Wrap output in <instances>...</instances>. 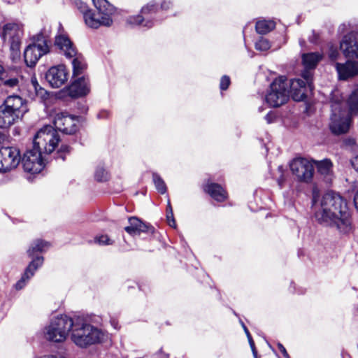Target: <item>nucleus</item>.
Wrapping results in <instances>:
<instances>
[{"instance_id":"nucleus-47","label":"nucleus","mask_w":358,"mask_h":358,"mask_svg":"<svg viewBox=\"0 0 358 358\" xmlns=\"http://www.w3.org/2000/svg\"><path fill=\"white\" fill-rule=\"evenodd\" d=\"M338 52L337 50H331V52L329 54V57L331 60H335L337 58Z\"/></svg>"},{"instance_id":"nucleus-20","label":"nucleus","mask_w":358,"mask_h":358,"mask_svg":"<svg viewBox=\"0 0 358 358\" xmlns=\"http://www.w3.org/2000/svg\"><path fill=\"white\" fill-rule=\"evenodd\" d=\"M306 86L312 90L313 78L311 79L310 86L304 78L303 80L300 78L291 80L288 83L289 96H292V99L296 101H303L306 98Z\"/></svg>"},{"instance_id":"nucleus-3","label":"nucleus","mask_w":358,"mask_h":358,"mask_svg":"<svg viewBox=\"0 0 358 358\" xmlns=\"http://www.w3.org/2000/svg\"><path fill=\"white\" fill-rule=\"evenodd\" d=\"M27 101L17 95L8 96L0 106V128H8L28 111Z\"/></svg>"},{"instance_id":"nucleus-28","label":"nucleus","mask_w":358,"mask_h":358,"mask_svg":"<svg viewBox=\"0 0 358 358\" xmlns=\"http://www.w3.org/2000/svg\"><path fill=\"white\" fill-rule=\"evenodd\" d=\"M49 247L50 243L48 242L42 240H36L31 245L27 250L28 255L31 257H34L36 252H44Z\"/></svg>"},{"instance_id":"nucleus-49","label":"nucleus","mask_w":358,"mask_h":358,"mask_svg":"<svg viewBox=\"0 0 358 358\" xmlns=\"http://www.w3.org/2000/svg\"><path fill=\"white\" fill-rule=\"evenodd\" d=\"M245 334H246V335L248 336V338H250L251 335H250V332H249L248 329H245Z\"/></svg>"},{"instance_id":"nucleus-37","label":"nucleus","mask_w":358,"mask_h":358,"mask_svg":"<svg viewBox=\"0 0 358 358\" xmlns=\"http://www.w3.org/2000/svg\"><path fill=\"white\" fill-rule=\"evenodd\" d=\"M230 85V78L227 76H223L221 78L220 87L222 90H226Z\"/></svg>"},{"instance_id":"nucleus-34","label":"nucleus","mask_w":358,"mask_h":358,"mask_svg":"<svg viewBox=\"0 0 358 358\" xmlns=\"http://www.w3.org/2000/svg\"><path fill=\"white\" fill-rule=\"evenodd\" d=\"M90 243H92V241H90ZM93 243L99 245H113L114 241L107 235H100L94 237Z\"/></svg>"},{"instance_id":"nucleus-41","label":"nucleus","mask_w":358,"mask_h":358,"mask_svg":"<svg viewBox=\"0 0 358 358\" xmlns=\"http://www.w3.org/2000/svg\"><path fill=\"white\" fill-rule=\"evenodd\" d=\"M278 348L285 358H289V355H288L285 348L282 345V344L278 343Z\"/></svg>"},{"instance_id":"nucleus-6","label":"nucleus","mask_w":358,"mask_h":358,"mask_svg":"<svg viewBox=\"0 0 358 358\" xmlns=\"http://www.w3.org/2000/svg\"><path fill=\"white\" fill-rule=\"evenodd\" d=\"M55 45L66 58H73V75L77 76L83 74L87 69V64L84 57L77 53V50L69 38L65 34H59L55 36Z\"/></svg>"},{"instance_id":"nucleus-14","label":"nucleus","mask_w":358,"mask_h":358,"mask_svg":"<svg viewBox=\"0 0 358 358\" xmlns=\"http://www.w3.org/2000/svg\"><path fill=\"white\" fill-rule=\"evenodd\" d=\"M343 103L340 101H331V111L330 129L335 134L346 133L350 127V119L344 117L342 110Z\"/></svg>"},{"instance_id":"nucleus-40","label":"nucleus","mask_w":358,"mask_h":358,"mask_svg":"<svg viewBox=\"0 0 358 358\" xmlns=\"http://www.w3.org/2000/svg\"><path fill=\"white\" fill-rule=\"evenodd\" d=\"M109 116H110V113L106 110H101L97 114V117L99 119H106V118H108Z\"/></svg>"},{"instance_id":"nucleus-53","label":"nucleus","mask_w":358,"mask_h":358,"mask_svg":"<svg viewBox=\"0 0 358 358\" xmlns=\"http://www.w3.org/2000/svg\"><path fill=\"white\" fill-rule=\"evenodd\" d=\"M241 324H242V327H243L244 331H245V329H247V327H245V325L243 322H241Z\"/></svg>"},{"instance_id":"nucleus-8","label":"nucleus","mask_w":358,"mask_h":358,"mask_svg":"<svg viewBox=\"0 0 358 358\" xmlns=\"http://www.w3.org/2000/svg\"><path fill=\"white\" fill-rule=\"evenodd\" d=\"M49 33L41 32L34 36V43L29 45L24 52V62L27 66H34L43 55L49 52Z\"/></svg>"},{"instance_id":"nucleus-52","label":"nucleus","mask_w":358,"mask_h":358,"mask_svg":"<svg viewBox=\"0 0 358 358\" xmlns=\"http://www.w3.org/2000/svg\"><path fill=\"white\" fill-rule=\"evenodd\" d=\"M3 66L0 64V75L3 73Z\"/></svg>"},{"instance_id":"nucleus-23","label":"nucleus","mask_w":358,"mask_h":358,"mask_svg":"<svg viewBox=\"0 0 358 358\" xmlns=\"http://www.w3.org/2000/svg\"><path fill=\"white\" fill-rule=\"evenodd\" d=\"M335 68L340 80H347L358 74V62L348 60L345 63H336Z\"/></svg>"},{"instance_id":"nucleus-24","label":"nucleus","mask_w":358,"mask_h":358,"mask_svg":"<svg viewBox=\"0 0 358 358\" xmlns=\"http://www.w3.org/2000/svg\"><path fill=\"white\" fill-rule=\"evenodd\" d=\"M129 226L124 227V230L131 236L145 232H153V227L150 224L142 222L136 217H129Z\"/></svg>"},{"instance_id":"nucleus-4","label":"nucleus","mask_w":358,"mask_h":358,"mask_svg":"<svg viewBox=\"0 0 358 358\" xmlns=\"http://www.w3.org/2000/svg\"><path fill=\"white\" fill-rule=\"evenodd\" d=\"M171 6L172 3L170 1L152 0L141 8L140 15L130 16L127 19V22L150 29L159 22L157 15L159 10H166Z\"/></svg>"},{"instance_id":"nucleus-38","label":"nucleus","mask_w":358,"mask_h":358,"mask_svg":"<svg viewBox=\"0 0 358 358\" xmlns=\"http://www.w3.org/2000/svg\"><path fill=\"white\" fill-rule=\"evenodd\" d=\"M78 10L83 14V17L85 15L88 13V11H91L92 9L88 8L87 5L83 1H79L76 3Z\"/></svg>"},{"instance_id":"nucleus-7","label":"nucleus","mask_w":358,"mask_h":358,"mask_svg":"<svg viewBox=\"0 0 358 358\" xmlns=\"http://www.w3.org/2000/svg\"><path fill=\"white\" fill-rule=\"evenodd\" d=\"M73 325V317L66 315L54 317L44 330L45 338L52 342H64Z\"/></svg>"},{"instance_id":"nucleus-42","label":"nucleus","mask_w":358,"mask_h":358,"mask_svg":"<svg viewBox=\"0 0 358 358\" xmlns=\"http://www.w3.org/2000/svg\"><path fill=\"white\" fill-rule=\"evenodd\" d=\"M248 341H249V343H250V348L252 349L253 355L255 358H257V350H256V348L255 346V343L252 338V336H250V338H248Z\"/></svg>"},{"instance_id":"nucleus-30","label":"nucleus","mask_w":358,"mask_h":358,"mask_svg":"<svg viewBox=\"0 0 358 358\" xmlns=\"http://www.w3.org/2000/svg\"><path fill=\"white\" fill-rule=\"evenodd\" d=\"M348 104L352 113H358V89L351 93L348 99Z\"/></svg>"},{"instance_id":"nucleus-1","label":"nucleus","mask_w":358,"mask_h":358,"mask_svg":"<svg viewBox=\"0 0 358 358\" xmlns=\"http://www.w3.org/2000/svg\"><path fill=\"white\" fill-rule=\"evenodd\" d=\"M314 215L320 224L334 229L340 234L352 231V219L347 200L340 194L330 191L315 201L313 199Z\"/></svg>"},{"instance_id":"nucleus-19","label":"nucleus","mask_w":358,"mask_h":358,"mask_svg":"<svg viewBox=\"0 0 358 358\" xmlns=\"http://www.w3.org/2000/svg\"><path fill=\"white\" fill-rule=\"evenodd\" d=\"M322 55L319 52L305 53L302 55V62L304 71L302 72V78H304L310 86L313 78L312 70L315 69L318 62L322 59Z\"/></svg>"},{"instance_id":"nucleus-45","label":"nucleus","mask_w":358,"mask_h":358,"mask_svg":"<svg viewBox=\"0 0 358 358\" xmlns=\"http://www.w3.org/2000/svg\"><path fill=\"white\" fill-rule=\"evenodd\" d=\"M36 358H66L62 355H43L41 357H36Z\"/></svg>"},{"instance_id":"nucleus-10","label":"nucleus","mask_w":358,"mask_h":358,"mask_svg":"<svg viewBox=\"0 0 358 358\" xmlns=\"http://www.w3.org/2000/svg\"><path fill=\"white\" fill-rule=\"evenodd\" d=\"M289 92L287 79L285 76L275 78L270 85V90L266 96L267 103L271 107H279L289 100Z\"/></svg>"},{"instance_id":"nucleus-5","label":"nucleus","mask_w":358,"mask_h":358,"mask_svg":"<svg viewBox=\"0 0 358 358\" xmlns=\"http://www.w3.org/2000/svg\"><path fill=\"white\" fill-rule=\"evenodd\" d=\"M98 13L92 10L88 11L83 17L85 24L92 29H98L100 27H110L113 23V15L115 13V8L108 0H92Z\"/></svg>"},{"instance_id":"nucleus-33","label":"nucleus","mask_w":358,"mask_h":358,"mask_svg":"<svg viewBox=\"0 0 358 358\" xmlns=\"http://www.w3.org/2000/svg\"><path fill=\"white\" fill-rule=\"evenodd\" d=\"M255 48L259 51H266L271 48V45L269 41L264 37H260L255 43Z\"/></svg>"},{"instance_id":"nucleus-44","label":"nucleus","mask_w":358,"mask_h":358,"mask_svg":"<svg viewBox=\"0 0 358 358\" xmlns=\"http://www.w3.org/2000/svg\"><path fill=\"white\" fill-rule=\"evenodd\" d=\"M351 164L355 171L358 172V155L352 159Z\"/></svg>"},{"instance_id":"nucleus-36","label":"nucleus","mask_w":358,"mask_h":358,"mask_svg":"<svg viewBox=\"0 0 358 358\" xmlns=\"http://www.w3.org/2000/svg\"><path fill=\"white\" fill-rule=\"evenodd\" d=\"M71 150L70 146L62 144L57 152L56 158H61L62 160H64L66 155L70 153Z\"/></svg>"},{"instance_id":"nucleus-29","label":"nucleus","mask_w":358,"mask_h":358,"mask_svg":"<svg viewBox=\"0 0 358 358\" xmlns=\"http://www.w3.org/2000/svg\"><path fill=\"white\" fill-rule=\"evenodd\" d=\"M275 24L272 20H259L257 22L255 29L257 33L266 34L275 28Z\"/></svg>"},{"instance_id":"nucleus-27","label":"nucleus","mask_w":358,"mask_h":358,"mask_svg":"<svg viewBox=\"0 0 358 358\" xmlns=\"http://www.w3.org/2000/svg\"><path fill=\"white\" fill-rule=\"evenodd\" d=\"M0 86L1 90L7 93L19 90V80L17 78H12L6 80L0 78Z\"/></svg>"},{"instance_id":"nucleus-39","label":"nucleus","mask_w":358,"mask_h":358,"mask_svg":"<svg viewBox=\"0 0 358 358\" xmlns=\"http://www.w3.org/2000/svg\"><path fill=\"white\" fill-rule=\"evenodd\" d=\"M32 84L37 94H40L43 96V93H46L45 90L41 87L36 81H32Z\"/></svg>"},{"instance_id":"nucleus-25","label":"nucleus","mask_w":358,"mask_h":358,"mask_svg":"<svg viewBox=\"0 0 358 358\" xmlns=\"http://www.w3.org/2000/svg\"><path fill=\"white\" fill-rule=\"evenodd\" d=\"M313 166H316L318 173L324 180L327 182H330L331 181L333 176V164L330 159H324L320 161L313 160Z\"/></svg>"},{"instance_id":"nucleus-12","label":"nucleus","mask_w":358,"mask_h":358,"mask_svg":"<svg viewBox=\"0 0 358 358\" xmlns=\"http://www.w3.org/2000/svg\"><path fill=\"white\" fill-rule=\"evenodd\" d=\"M45 154L34 145L32 149L27 150L22 158L23 168L26 172L38 173L45 166Z\"/></svg>"},{"instance_id":"nucleus-11","label":"nucleus","mask_w":358,"mask_h":358,"mask_svg":"<svg viewBox=\"0 0 358 358\" xmlns=\"http://www.w3.org/2000/svg\"><path fill=\"white\" fill-rule=\"evenodd\" d=\"M59 141L57 131L50 125L42 127L35 135L33 145L49 155L55 150Z\"/></svg>"},{"instance_id":"nucleus-54","label":"nucleus","mask_w":358,"mask_h":358,"mask_svg":"<svg viewBox=\"0 0 358 358\" xmlns=\"http://www.w3.org/2000/svg\"><path fill=\"white\" fill-rule=\"evenodd\" d=\"M304 43H305V41H303H303H300L301 45H303V44H304Z\"/></svg>"},{"instance_id":"nucleus-32","label":"nucleus","mask_w":358,"mask_h":358,"mask_svg":"<svg viewBox=\"0 0 358 358\" xmlns=\"http://www.w3.org/2000/svg\"><path fill=\"white\" fill-rule=\"evenodd\" d=\"M94 177L99 182L106 181L108 179V173L103 166H99L96 169Z\"/></svg>"},{"instance_id":"nucleus-22","label":"nucleus","mask_w":358,"mask_h":358,"mask_svg":"<svg viewBox=\"0 0 358 358\" xmlns=\"http://www.w3.org/2000/svg\"><path fill=\"white\" fill-rule=\"evenodd\" d=\"M43 260L42 256H37L33 259L25 268L21 278L15 283V287L17 290H20L26 286L29 280L34 275L37 269L43 265Z\"/></svg>"},{"instance_id":"nucleus-50","label":"nucleus","mask_w":358,"mask_h":358,"mask_svg":"<svg viewBox=\"0 0 358 358\" xmlns=\"http://www.w3.org/2000/svg\"><path fill=\"white\" fill-rule=\"evenodd\" d=\"M342 358H351L348 354H343Z\"/></svg>"},{"instance_id":"nucleus-17","label":"nucleus","mask_w":358,"mask_h":358,"mask_svg":"<svg viewBox=\"0 0 358 358\" xmlns=\"http://www.w3.org/2000/svg\"><path fill=\"white\" fill-rule=\"evenodd\" d=\"M69 71L64 65L50 67L45 73V79L53 88H59L68 80Z\"/></svg>"},{"instance_id":"nucleus-43","label":"nucleus","mask_w":358,"mask_h":358,"mask_svg":"<svg viewBox=\"0 0 358 358\" xmlns=\"http://www.w3.org/2000/svg\"><path fill=\"white\" fill-rule=\"evenodd\" d=\"M275 117V116L274 113H273L272 112H270V113H267V115L265 116V120H266V122L268 124H271L273 122Z\"/></svg>"},{"instance_id":"nucleus-2","label":"nucleus","mask_w":358,"mask_h":358,"mask_svg":"<svg viewBox=\"0 0 358 358\" xmlns=\"http://www.w3.org/2000/svg\"><path fill=\"white\" fill-rule=\"evenodd\" d=\"M101 320L98 316L73 317V325L71 327V338L73 343L79 348H86L103 341L106 336L105 332L91 324V322L99 323Z\"/></svg>"},{"instance_id":"nucleus-9","label":"nucleus","mask_w":358,"mask_h":358,"mask_svg":"<svg viewBox=\"0 0 358 358\" xmlns=\"http://www.w3.org/2000/svg\"><path fill=\"white\" fill-rule=\"evenodd\" d=\"M22 36V26L17 23H7L0 29V37L9 45L13 60L20 55Z\"/></svg>"},{"instance_id":"nucleus-26","label":"nucleus","mask_w":358,"mask_h":358,"mask_svg":"<svg viewBox=\"0 0 358 358\" xmlns=\"http://www.w3.org/2000/svg\"><path fill=\"white\" fill-rule=\"evenodd\" d=\"M204 190L218 202L224 201L227 197V192L220 185L217 183L208 184L204 187Z\"/></svg>"},{"instance_id":"nucleus-31","label":"nucleus","mask_w":358,"mask_h":358,"mask_svg":"<svg viewBox=\"0 0 358 358\" xmlns=\"http://www.w3.org/2000/svg\"><path fill=\"white\" fill-rule=\"evenodd\" d=\"M152 180L157 190L162 194H165L167 191V188L161 176L159 174L154 173L152 174Z\"/></svg>"},{"instance_id":"nucleus-46","label":"nucleus","mask_w":358,"mask_h":358,"mask_svg":"<svg viewBox=\"0 0 358 358\" xmlns=\"http://www.w3.org/2000/svg\"><path fill=\"white\" fill-rule=\"evenodd\" d=\"M318 35L315 33L314 31H313V36L309 37V41L312 43H316L318 40Z\"/></svg>"},{"instance_id":"nucleus-35","label":"nucleus","mask_w":358,"mask_h":358,"mask_svg":"<svg viewBox=\"0 0 358 358\" xmlns=\"http://www.w3.org/2000/svg\"><path fill=\"white\" fill-rule=\"evenodd\" d=\"M166 220L169 225L171 227L176 228V220L174 219L173 213L172 206L171 205L169 199L168 200L167 207H166Z\"/></svg>"},{"instance_id":"nucleus-15","label":"nucleus","mask_w":358,"mask_h":358,"mask_svg":"<svg viewBox=\"0 0 358 358\" xmlns=\"http://www.w3.org/2000/svg\"><path fill=\"white\" fill-rule=\"evenodd\" d=\"M21 160L19 149L16 147L0 148V173H6L15 169Z\"/></svg>"},{"instance_id":"nucleus-51","label":"nucleus","mask_w":358,"mask_h":358,"mask_svg":"<svg viewBox=\"0 0 358 358\" xmlns=\"http://www.w3.org/2000/svg\"><path fill=\"white\" fill-rule=\"evenodd\" d=\"M345 29V24H343L339 27V29H342L343 31Z\"/></svg>"},{"instance_id":"nucleus-48","label":"nucleus","mask_w":358,"mask_h":358,"mask_svg":"<svg viewBox=\"0 0 358 358\" xmlns=\"http://www.w3.org/2000/svg\"><path fill=\"white\" fill-rule=\"evenodd\" d=\"M111 324L113 326V327L115 329H117L119 327H118V323L117 322H116L115 320H111Z\"/></svg>"},{"instance_id":"nucleus-13","label":"nucleus","mask_w":358,"mask_h":358,"mask_svg":"<svg viewBox=\"0 0 358 358\" xmlns=\"http://www.w3.org/2000/svg\"><path fill=\"white\" fill-rule=\"evenodd\" d=\"M290 169L298 181L306 183L312 181L315 171L313 160L303 157L294 159L290 163Z\"/></svg>"},{"instance_id":"nucleus-18","label":"nucleus","mask_w":358,"mask_h":358,"mask_svg":"<svg viewBox=\"0 0 358 358\" xmlns=\"http://www.w3.org/2000/svg\"><path fill=\"white\" fill-rule=\"evenodd\" d=\"M340 48L345 57L358 59V32L351 31L341 41Z\"/></svg>"},{"instance_id":"nucleus-16","label":"nucleus","mask_w":358,"mask_h":358,"mask_svg":"<svg viewBox=\"0 0 358 358\" xmlns=\"http://www.w3.org/2000/svg\"><path fill=\"white\" fill-rule=\"evenodd\" d=\"M78 120L76 116L67 112L61 111L55 114L53 124L55 130H59L66 134H73L78 130Z\"/></svg>"},{"instance_id":"nucleus-21","label":"nucleus","mask_w":358,"mask_h":358,"mask_svg":"<svg viewBox=\"0 0 358 358\" xmlns=\"http://www.w3.org/2000/svg\"><path fill=\"white\" fill-rule=\"evenodd\" d=\"M66 92L72 98H78L87 95L90 92V84L88 78L82 76L76 79L66 87Z\"/></svg>"}]
</instances>
